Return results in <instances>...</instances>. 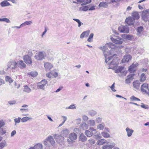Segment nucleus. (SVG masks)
<instances>
[{
    "instance_id": "obj_1",
    "label": "nucleus",
    "mask_w": 149,
    "mask_h": 149,
    "mask_svg": "<svg viewBox=\"0 0 149 149\" xmlns=\"http://www.w3.org/2000/svg\"><path fill=\"white\" fill-rule=\"evenodd\" d=\"M114 45L112 43H107L103 46H100L98 48L103 51V53L105 58V62L106 63L110 66L109 69H113L118 65V63L117 58H114L110 62L109 61L112 58V57L107 58L108 56L113 54L116 49L114 48Z\"/></svg>"
},
{
    "instance_id": "obj_2",
    "label": "nucleus",
    "mask_w": 149,
    "mask_h": 149,
    "mask_svg": "<svg viewBox=\"0 0 149 149\" xmlns=\"http://www.w3.org/2000/svg\"><path fill=\"white\" fill-rule=\"evenodd\" d=\"M47 56L46 53L42 51L37 53L35 56V58L37 60H42L45 58Z\"/></svg>"
},
{
    "instance_id": "obj_3",
    "label": "nucleus",
    "mask_w": 149,
    "mask_h": 149,
    "mask_svg": "<svg viewBox=\"0 0 149 149\" xmlns=\"http://www.w3.org/2000/svg\"><path fill=\"white\" fill-rule=\"evenodd\" d=\"M77 139V134L74 132L71 133L69 135L68 139H67L68 142L69 144H71Z\"/></svg>"
},
{
    "instance_id": "obj_4",
    "label": "nucleus",
    "mask_w": 149,
    "mask_h": 149,
    "mask_svg": "<svg viewBox=\"0 0 149 149\" xmlns=\"http://www.w3.org/2000/svg\"><path fill=\"white\" fill-rule=\"evenodd\" d=\"M55 143V142L54 139L52 136L47 137L44 141V144L45 146L48 145H49V143L53 146L54 144Z\"/></svg>"
},
{
    "instance_id": "obj_5",
    "label": "nucleus",
    "mask_w": 149,
    "mask_h": 149,
    "mask_svg": "<svg viewBox=\"0 0 149 149\" xmlns=\"http://www.w3.org/2000/svg\"><path fill=\"white\" fill-rule=\"evenodd\" d=\"M47 83L48 81L46 79H43L40 82L37 83V87L42 90H44L45 86Z\"/></svg>"
},
{
    "instance_id": "obj_6",
    "label": "nucleus",
    "mask_w": 149,
    "mask_h": 149,
    "mask_svg": "<svg viewBox=\"0 0 149 149\" xmlns=\"http://www.w3.org/2000/svg\"><path fill=\"white\" fill-rule=\"evenodd\" d=\"M8 68L7 69L9 68L11 69H15L17 67V63L15 60H11L9 61L7 63Z\"/></svg>"
},
{
    "instance_id": "obj_7",
    "label": "nucleus",
    "mask_w": 149,
    "mask_h": 149,
    "mask_svg": "<svg viewBox=\"0 0 149 149\" xmlns=\"http://www.w3.org/2000/svg\"><path fill=\"white\" fill-rule=\"evenodd\" d=\"M129 28L127 25H121L119 27L118 30L121 32L125 33H127L129 32Z\"/></svg>"
},
{
    "instance_id": "obj_8",
    "label": "nucleus",
    "mask_w": 149,
    "mask_h": 149,
    "mask_svg": "<svg viewBox=\"0 0 149 149\" xmlns=\"http://www.w3.org/2000/svg\"><path fill=\"white\" fill-rule=\"evenodd\" d=\"M142 17L145 22H149V11L147 10L143 11L142 12Z\"/></svg>"
},
{
    "instance_id": "obj_9",
    "label": "nucleus",
    "mask_w": 149,
    "mask_h": 149,
    "mask_svg": "<svg viewBox=\"0 0 149 149\" xmlns=\"http://www.w3.org/2000/svg\"><path fill=\"white\" fill-rule=\"evenodd\" d=\"M141 90L142 92L149 95V85L147 83L143 84L141 86Z\"/></svg>"
},
{
    "instance_id": "obj_10",
    "label": "nucleus",
    "mask_w": 149,
    "mask_h": 149,
    "mask_svg": "<svg viewBox=\"0 0 149 149\" xmlns=\"http://www.w3.org/2000/svg\"><path fill=\"white\" fill-rule=\"evenodd\" d=\"M115 145L114 143L113 142H108L106 145L102 146V149H112Z\"/></svg>"
},
{
    "instance_id": "obj_11",
    "label": "nucleus",
    "mask_w": 149,
    "mask_h": 149,
    "mask_svg": "<svg viewBox=\"0 0 149 149\" xmlns=\"http://www.w3.org/2000/svg\"><path fill=\"white\" fill-rule=\"evenodd\" d=\"M23 59L25 63L27 65H30L32 63L31 57L28 55H25L23 56Z\"/></svg>"
},
{
    "instance_id": "obj_12",
    "label": "nucleus",
    "mask_w": 149,
    "mask_h": 149,
    "mask_svg": "<svg viewBox=\"0 0 149 149\" xmlns=\"http://www.w3.org/2000/svg\"><path fill=\"white\" fill-rule=\"evenodd\" d=\"M111 40L113 43L117 44L120 45L123 42V39L121 38L118 37L117 39L111 38Z\"/></svg>"
},
{
    "instance_id": "obj_13",
    "label": "nucleus",
    "mask_w": 149,
    "mask_h": 149,
    "mask_svg": "<svg viewBox=\"0 0 149 149\" xmlns=\"http://www.w3.org/2000/svg\"><path fill=\"white\" fill-rule=\"evenodd\" d=\"M54 137L56 141L59 143L63 141L64 139L63 136L58 134H56L54 136Z\"/></svg>"
},
{
    "instance_id": "obj_14",
    "label": "nucleus",
    "mask_w": 149,
    "mask_h": 149,
    "mask_svg": "<svg viewBox=\"0 0 149 149\" xmlns=\"http://www.w3.org/2000/svg\"><path fill=\"white\" fill-rule=\"evenodd\" d=\"M134 19L132 17L126 18L125 20V22L129 25H131L133 24L134 22Z\"/></svg>"
},
{
    "instance_id": "obj_15",
    "label": "nucleus",
    "mask_w": 149,
    "mask_h": 149,
    "mask_svg": "<svg viewBox=\"0 0 149 149\" xmlns=\"http://www.w3.org/2000/svg\"><path fill=\"white\" fill-rule=\"evenodd\" d=\"M135 74H130L127 77L125 81V83L127 84L130 83L133 79V77Z\"/></svg>"
},
{
    "instance_id": "obj_16",
    "label": "nucleus",
    "mask_w": 149,
    "mask_h": 149,
    "mask_svg": "<svg viewBox=\"0 0 149 149\" xmlns=\"http://www.w3.org/2000/svg\"><path fill=\"white\" fill-rule=\"evenodd\" d=\"M132 58L130 54L125 55L122 60V63H127Z\"/></svg>"
},
{
    "instance_id": "obj_17",
    "label": "nucleus",
    "mask_w": 149,
    "mask_h": 149,
    "mask_svg": "<svg viewBox=\"0 0 149 149\" xmlns=\"http://www.w3.org/2000/svg\"><path fill=\"white\" fill-rule=\"evenodd\" d=\"M121 36L123 38L130 40H132L134 38L133 36L132 35L123 34L121 35Z\"/></svg>"
},
{
    "instance_id": "obj_18",
    "label": "nucleus",
    "mask_w": 149,
    "mask_h": 149,
    "mask_svg": "<svg viewBox=\"0 0 149 149\" xmlns=\"http://www.w3.org/2000/svg\"><path fill=\"white\" fill-rule=\"evenodd\" d=\"M139 65V64L136 63L135 64L133 63L131 66H130L129 68V70L131 72H134L136 70V68Z\"/></svg>"
},
{
    "instance_id": "obj_19",
    "label": "nucleus",
    "mask_w": 149,
    "mask_h": 149,
    "mask_svg": "<svg viewBox=\"0 0 149 149\" xmlns=\"http://www.w3.org/2000/svg\"><path fill=\"white\" fill-rule=\"evenodd\" d=\"M44 66L47 71H49L53 67L52 65L49 62L45 63Z\"/></svg>"
},
{
    "instance_id": "obj_20",
    "label": "nucleus",
    "mask_w": 149,
    "mask_h": 149,
    "mask_svg": "<svg viewBox=\"0 0 149 149\" xmlns=\"http://www.w3.org/2000/svg\"><path fill=\"white\" fill-rule=\"evenodd\" d=\"M17 66L19 67L21 69H23L25 68L26 67V64L24 63L22 60H20L18 61L17 62Z\"/></svg>"
},
{
    "instance_id": "obj_21",
    "label": "nucleus",
    "mask_w": 149,
    "mask_h": 149,
    "mask_svg": "<svg viewBox=\"0 0 149 149\" xmlns=\"http://www.w3.org/2000/svg\"><path fill=\"white\" fill-rule=\"evenodd\" d=\"M133 85L134 90L136 91L138 90L140 87V84L138 81H136L133 83Z\"/></svg>"
},
{
    "instance_id": "obj_22",
    "label": "nucleus",
    "mask_w": 149,
    "mask_h": 149,
    "mask_svg": "<svg viewBox=\"0 0 149 149\" xmlns=\"http://www.w3.org/2000/svg\"><path fill=\"white\" fill-rule=\"evenodd\" d=\"M125 131L127 133V136L129 137L132 136L134 131L133 130L130 129L128 127L126 128Z\"/></svg>"
},
{
    "instance_id": "obj_23",
    "label": "nucleus",
    "mask_w": 149,
    "mask_h": 149,
    "mask_svg": "<svg viewBox=\"0 0 149 149\" xmlns=\"http://www.w3.org/2000/svg\"><path fill=\"white\" fill-rule=\"evenodd\" d=\"M89 33L90 31L89 30L85 31L83 32L80 35V38H83L84 37H87L88 36Z\"/></svg>"
},
{
    "instance_id": "obj_24",
    "label": "nucleus",
    "mask_w": 149,
    "mask_h": 149,
    "mask_svg": "<svg viewBox=\"0 0 149 149\" xmlns=\"http://www.w3.org/2000/svg\"><path fill=\"white\" fill-rule=\"evenodd\" d=\"M29 149H42V146L40 144L38 143L33 147H31Z\"/></svg>"
},
{
    "instance_id": "obj_25",
    "label": "nucleus",
    "mask_w": 149,
    "mask_h": 149,
    "mask_svg": "<svg viewBox=\"0 0 149 149\" xmlns=\"http://www.w3.org/2000/svg\"><path fill=\"white\" fill-rule=\"evenodd\" d=\"M69 133V131L67 129H65L63 130L61 132V135L63 136L66 137Z\"/></svg>"
},
{
    "instance_id": "obj_26",
    "label": "nucleus",
    "mask_w": 149,
    "mask_h": 149,
    "mask_svg": "<svg viewBox=\"0 0 149 149\" xmlns=\"http://www.w3.org/2000/svg\"><path fill=\"white\" fill-rule=\"evenodd\" d=\"M79 140L83 142H85L87 140L86 137L83 134H81L79 137Z\"/></svg>"
},
{
    "instance_id": "obj_27",
    "label": "nucleus",
    "mask_w": 149,
    "mask_h": 149,
    "mask_svg": "<svg viewBox=\"0 0 149 149\" xmlns=\"http://www.w3.org/2000/svg\"><path fill=\"white\" fill-rule=\"evenodd\" d=\"M132 18H133L135 20L136 19H138L139 18V16L138 13L136 12L133 13L132 14Z\"/></svg>"
},
{
    "instance_id": "obj_28",
    "label": "nucleus",
    "mask_w": 149,
    "mask_h": 149,
    "mask_svg": "<svg viewBox=\"0 0 149 149\" xmlns=\"http://www.w3.org/2000/svg\"><path fill=\"white\" fill-rule=\"evenodd\" d=\"M2 7H5L10 5V4L6 1H2L0 4Z\"/></svg>"
},
{
    "instance_id": "obj_29",
    "label": "nucleus",
    "mask_w": 149,
    "mask_h": 149,
    "mask_svg": "<svg viewBox=\"0 0 149 149\" xmlns=\"http://www.w3.org/2000/svg\"><path fill=\"white\" fill-rule=\"evenodd\" d=\"M23 91L27 93H29L31 91L30 88L27 85H25L24 86Z\"/></svg>"
},
{
    "instance_id": "obj_30",
    "label": "nucleus",
    "mask_w": 149,
    "mask_h": 149,
    "mask_svg": "<svg viewBox=\"0 0 149 149\" xmlns=\"http://www.w3.org/2000/svg\"><path fill=\"white\" fill-rule=\"evenodd\" d=\"M31 119H32V118H31L26 116L22 118L21 119V121L22 123H24L29 120Z\"/></svg>"
},
{
    "instance_id": "obj_31",
    "label": "nucleus",
    "mask_w": 149,
    "mask_h": 149,
    "mask_svg": "<svg viewBox=\"0 0 149 149\" xmlns=\"http://www.w3.org/2000/svg\"><path fill=\"white\" fill-rule=\"evenodd\" d=\"M7 145L5 141H2L0 143V149H2L4 147L7 146Z\"/></svg>"
},
{
    "instance_id": "obj_32",
    "label": "nucleus",
    "mask_w": 149,
    "mask_h": 149,
    "mask_svg": "<svg viewBox=\"0 0 149 149\" xmlns=\"http://www.w3.org/2000/svg\"><path fill=\"white\" fill-rule=\"evenodd\" d=\"M106 143V141L104 139H101L97 142V144L99 145H102Z\"/></svg>"
},
{
    "instance_id": "obj_33",
    "label": "nucleus",
    "mask_w": 149,
    "mask_h": 149,
    "mask_svg": "<svg viewBox=\"0 0 149 149\" xmlns=\"http://www.w3.org/2000/svg\"><path fill=\"white\" fill-rule=\"evenodd\" d=\"M37 74L38 73L36 72H30L28 73V75L29 76V77L31 76L33 77L36 76Z\"/></svg>"
},
{
    "instance_id": "obj_34",
    "label": "nucleus",
    "mask_w": 149,
    "mask_h": 149,
    "mask_svg": "<svg viewBox=\"0 0 149 149\" xmlns=\"http://www.w3.org/2000/svg\"><path fill=\"white\" fill-rule=\"evenodd\" d=\"M32 23V22L31 21H26L24 23L21 24V26L22 27L26 25H30Z\"/></svg>"
},
{
    "instance_id": "obj_35",
    "label": "nucleus",
    "mask_w": 149,
    "mask_h": 149,
    "mask_svg": "<svg viewBox=\"0 0 149 149\" xmlns=\"http://www.w3.org/2000/svg\"><path fill=\"white\" fill-rule=\"evenodd\" d=\"M124 67L122 66H119L118 68L115 70V72L116 73H119L122 72V71L123 70Z\"/></svg>"
},
{
    "instance_id": "obj_36",
    "label": "nucleus",
    "mask_w": 149,
    "mask_h": 149,
    "mask_svg": "<svg viewBox=\"0 0 149 149\" xmlns=\"http://www.w3.org/2000/svg\"><path fill=\"white\" fill-rule=\"evenodd\" d=\"M5 80L6 81L10 83H11L13 82V80L12 79L8 76H5Z\"/></svg>"
},
{
    "instance_id": "obj_37",
    "label": "nucleus",
    "mask_w": 149,
    "mask_h": 149,
    "mask_svg": "<svg viewBox=\"0 0 149 149\" xmlns=\"http://www.w3.org/2000/svg\"><path fill=\"white\" fill-rule=\"evenodd\" d=\"M85 133L88 137H91L93 135V133L89 130H86Z\"/></svg>"
},
{
    "instance_id": "obj_38",
    "label": "nucleus",
    "mask_w": 149,
    "mask_h": 149,
    "mask_svg": "<svg viewBox=\"0 0 149 149\" xmlns=\"http://www.w3.org/2000/svg\"><path fill=\"white\" fill-rule=\"evenodd\" d=\"M95 121L94 120H90L88 122V125L91 126H93L95 125Z\"/></svg>"
},
{
    "instance_id": "obj_39",
    "label": "nucleus",
    "mask_w": 149,
    "mask_h": 149,
    "mask_svg": "<svg viewBox=\"0 0 149 149\" xmlns=\"http://www.w3.org/2000/svg\"><path fill=\"white\" fill-rule=\"evenodd\" d=\"M99 6L100 7H103L104 8H106L108 6V4L106 2H101L99 4Z\"/></svg>"
},
{
    "instance_id": "obj_40",
    "label": "nucleus",
    "mask_w": 149,
    "mask_h": 149,
    "mask_svg": "<svg viewBox=\"0 0 149 149\" xmlns=\"http://www.w3.org/2000/svg\"><path fill=\"white\" fill-rule=\"evenodd\" d=\"M105 126L104 123H102L100 124L97 126V129L102 130L104 128Z\"/></svg>"
},
{
    "instance_id": "obj_41",
    "label": "nucleus",
    "mask_w": 149,
    "mask_h": 149,
    "mask_svg": "<svg viewBox=\"0 0 149 149\" xmlns=\"http://www.w3.org/2000/svg\"><path fill=\"white\" fill-rule=\"evenodd\" d=\"M81 127L83 130H86L87 129L88 126L87 124L85 123H83L81 125Z\"/></svg>"
},
{
    "instance_id": "obj_42",
    "label": "nucleus",
    "mask_w": 149,
    "mask_h": 149,
    "mask_svg": "<svg viewBox=\"0 0 149 149\" xmlns=\"http://www.w3.org/2000/svg\"><path fill=\"white\" fill-rule=\"evenodd\" d=\"M146 79V77L145 76V74L142 73L141 75L140 81H141L143 82Z\"/></svg>"
},
{
    "instance_id": "obj_43",
    "label": "nucleus",
    "mask_w": 149,
    "mask_h": 149,
    "mask_svg": "<svg viewBox=\"0 0 149 149\" xmlns=\"http://www.w3.org/2000/svg\"><path fill=\"white\" fill-rule=\"evenodd\" d=\"M101 134L105 138H108L110 137L109 134L108 133L105 132H102Z\"/></svg>"
},
{
    "instance_id": "obj_44",
    "label": "nucleus",
    "mask_w": 149,
    "mask_h": 149,
    "mask_svg": "<svg viewBox=\"0 0 149 149\" xmlns=\"http://www.w3.org/2000/svg\"><path fill=\"white\" fill-rule=\"evenodd\" d=\"M51 74L52 75V76L55 78L58 75V73L57 72H56L54 71H51Z\"/></svg>"
},
{
    "instance_id": "obj_45",
    "label": "nucleus",
    "mask_w": 149,
    "mask_h": 149,
    "mask_svg": "<svg viewBox=\"0 0 149 149\" xmlns=\"http://www.w3.org/2000/svg\"><path fill=\"white\" fill-rule=\"evenodd\" d=\"M73 20L76 22L78 24V26L80 27L82 24H83V23L80 21L79 19L74 18Z\"/></svg>"
},
{
    "instance_id": "obj_46",
    "label": "nucleus",
    "mask_w": 149,
    "mask_h": 149,
    "mask_svg": "<svg viewBox=\"0 0 149 149\" xmlns=\"http://www.w3.org/2000/svg\"><path fill=\"white\" fill-rule=\"evenodd\" d=\"M0 22H5L7 23H10V22L9 19L7 18H0Z\"/></svg>"
},
{
    "instance_id": "obj_47",
    "label": "nucleus",
    "mask_w": 149,
    "mask_h": 149,
    "mask_svg": "<svg viewBox=\"0 0 149 149\" xmlns=\"http://www.w3.org/2000/svg\"><path fill=\"white\" fill-rule=\"evenodd\" d=\"M130 99L131 100H132V101H140V100L139 99L136 97L134 95L130 97Z\"/></svg>"
},
{
    "instance_id": "obj_48",
    "label": "nucleus",
    "mask_w": 149,
    "mask_h": 149,
    "mask_svg": "<svg viewBox=\"0 0 149 149\" xmlns=\"http://www.w3.org/2000/svg\"><path fill=\"white\" fill-rule=\"evenodd\" d=\"M21 118L18 117V118H16L14 119V121L15 123V125H16L17 123H19L20 122L21 120Z\"/></svg>"
},
{
    "instance_id": "obj_49",
    "label": "nucleus",
    "mask_w": 149,
    "mask_h": 149,
    "mask_svg": "<svg viewBox=\"0 0 149 149\" xmlns=\"http://www.w3.org/2000/svg\"><path fill=\"white\" fill-rule=\"evenodd\" d=\"M143 28L142 26H140L138 27L137 29V31L139 33H141L143 30Z\"/></svg>"
},
{
    "instance_id": "obj_50",
    "label": "nucleus",
    "mask_w": 149,
    "mask_h": 149,
    "mask_svg": "<svg viewBox=\"0 0 149 149\" xmlns=\"http://www.w3.org/2000/svg\"><path fill=\"white\" fill-rule=\"evenodd\" d=\"M89 6H84L81 7V9L82 10L84 11H87L88 10H89Z\"/></svg>"
},
{
    "instance_id": "obj_51",
    "label": "nucleus",
    "mask_w": 149,
    "mask_h": 149,
    "mask_svg": "<svg viewBox=\"0 0 149 149\" xmlns=\"http://www.w3.org/2000/svg\"><path fill=\"white\" fill-rule=\"evenodd\" d=\"M89 113L91 116H92L95 115L96 113V112L94 111L91 110L89 112Z\"/></svg>"
},
{
    "instance_id": "obj_52",
    "label": "nucleus",
    "mask_w": 149,
    "mask_h": 149,
    "mask_svg": "<svg viewBox=\"0 0 149 149\" xmlns=\"http://www.w3.org/2000/svg\"><path fill=\"white\" fill-rule=\"evenodd\" d=\"M93 36L94 34L93 33H91L90 34L88 38L87 39V41L89 42H91V39L93 38Z\"/></svg>"
},
{
    "instance_id": "obj_53",
    "label": "nucleus",
    "mask_w": 149,
    "mask_h": 149,
    "mask_svg": "<svg viewBox=\"0 0 149 149\" xmlns=\"http://www.w3.org/2000/svg\"><path fill=\"white\" fill-rule=\"evenodd\" d=\"M88 141H89V143L91 145L94 144L95 143V140L93 139H90Z\"/></svg>"
},
{
    "instance_id": "obj_54",
    "label": "nucleus",
    "mask_w": 149,
    "mask_h": 149,
    "mask_svg": "<svg viewBox=\"0 0 149 149\" xmlns=\"http://www.w3.org/2000/svg\"><path fill=\"white\" fill-rule=\"evenodd\" d=\"M66 109H76V107L75 106V104H73L70 105L68 108H67Z\"/></svg>"
},
{
    "instance_id": "obj_55",
    "label": "nucleus",
    "mask_w": 149,
    "mask_h": 149,
    "mask_svg": "<svg viewBox=\"0 0 149 149\" xmlns=\"http://www.w3.org/2000/svg\"><path fill=\"white\" fill-rule=\"evenodd\" d=\"M16 101L15 100H12L9 101L8 103L10 105H13L16 103Z\"/></svg>"
},
{
    "instance_id": "obj_56",
    "label": "nucleus",
    "mask_w": 149,
    "mask_h": 149,
    "mask_svg": "<svg viewBox=\"0 0 149 149\" xmlns=\"http://www.w3.org/2000/svg\"><path fill=\"white\" fill-rule=\"evenodd\" d=\"M111 89L112 90V91L113 92H116V90L114 89L115 88V83H114L110 87Z\"/></svg>"
},
{
    "instance_id": "obj_57",
    "label": "nucleus",
    "mask_w": 149,
    "mask_h": 149,
    "mask_svg": "<svg viewBox=\"0 0 149 149\" xmlns=\"http://www.w3.org/2000/svg\"><path fill=\"white\" fill-rule=\"evenodd\" d=\"M142 105H141V107L145 109H148L149 108L148 106V105H145L143 103H141Z\"/></svg>"
},
{
    "instance_id": "obj_58",
    "label": "nucleus",
    "mask_w": 149,
    "mask_h": 149,
    "mask_svg": "<svg viewBox=\"0 0 149 149\" xmlns=\"http://www.w3.org/2000/svg\"><path fill=\"white\" fill-rule=\"evenodd\" d=\"M46 76L47 77L49 78H53V77L51 74V71L47 73L46 74Z\"/></svg>"
},
{
    "instance_id": "obj_59",
    "label": "nucleus",
    "mask_w": 149,
    "mask_h": 149,
    "mask_svg": "<svg viewBox=\"0 0 149 149\" xmlns=\"http://www.w3.org/2000/svg\"><path fill=\"white\" fill-rule=\"evenodd\" d=\"M102 120V118L100 117L96 118V122L98 123H100L101 122Z\"/></svg>"
},
{
    "instance_id": "obj_60",
    "label": "nucleus",
    "mask_w": 149,
    "mask_h": 149,
    "mask_svg": "<svg viewBox=\"0 0 149 149\" xmlns=\"http://www.w3.org/2000/svg\"><path fill=\"white\" fill-rule=\"evenodd\" d=\"M82 118L83 120L84 121H87L88 119V117L86 115L83 116Z\"/></svg>"
},
{
    "instance_id": "obj_61",
    "label": "nucleus",
    "mask_w": 149,
    "mask_h": 149,
    "mask_svg": "<svg viewBox=\"0 0 149 149\" xmlns=\"http://www.w3.org/2000/svg\"><path fill=\"white\" fill-rule=\"evenodd\" d=\"M62 117L63 118V120L62 122L63 123H64L65 121L67 120V118L66 116H62Z\"/></svg>"
},
{
    "instance_id": "obj_62",
    "label": "nucleus",
    "mask_w": 149,
    "mask_h": 149,
    "mask_svg": "<svg viewBox=\"0 0 149 149\" xmlns=\"http://www.w3.org/2000/svg\"><path fill=\"white\" fill-rule=\"evenodd\" d=\"M20 111H22V113L24 112H27L29 111V109H20Z\"/></svg>"
},
{
    "instance_id": "obj_63",
    "label": "nucleus",
    "mask_w": 149,
    "mask_h": 149,
    "mask_svg": "<svg viewBox=\"0 0 149 149\" xmlns=\"http://www.w3.org/2000/svg\"><path fill=\"white\" fill-rule=\"evenodd\" d=\"M16 133V132L15 130L13 131L11 133V137L13 136Z\"/></svg>"
},
{
    "instance_id": "obj_64",
    "label": "nucleus",
    "mask_w": 149,
    "mask_h": 149,
    "mask_svg": "<svg viewBox=\"0 0 149 149\" xmlns=\"http://www.w3.org/2000/svg\"><path fill=\"white\" fill-rule=\"evenodd\" d=\"M63 88L62 87H60L55 92L57 93L60 91Z\"/></svg>"
}]
</instances>
